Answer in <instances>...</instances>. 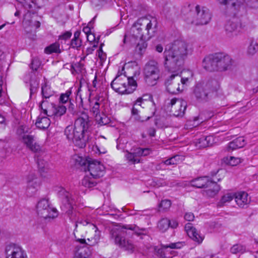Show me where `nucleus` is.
<instances>
[{"mask_svg":"<svg viewBox=\"0 0 258 258\" xmlns=\"http://www.w3.org/2000/svg\"><path fill=\"white\" fill-rule=\"evenodd\" d=\"M185 101L174 98L170 100L168 107H170V112L175 116H182L186 108Z\"/></svg>","mask_w":258,"mask_h":258,"instance_id":"dca6fc26","label":"nucleus"},{"mask_svg":"<svg viewBox=\"0 0 258 258\" xmlns=\"http://www.w3.org/2000/svg\"><path fill=\"white\" fill-rule=\"evenodd\" d=\"M211 181L209 177L203 176L192 180L190 181V183L192 186L201 188L206 187Z\"/></svg>","mask_w":258,"mask_h":258,"instance_id":"bb28decb","label":"nucleus"},{"mask_svg":"<svg viewBox=\"0 0 258 258\" xmlns=\"http://www.w3.org/2000/svg\"><path fill=\"white\" fill-rule=\"evenodd\" d=\"M125 157L129 162H131L133 164L139 163L140 162V160L138 158L136 157V155L134 152H127Z\"/></svg>","mask_w":258,"mask_h":258,"instance_id":"49530a36","label":"nucleus"},{"mask_svg":"<svg viewBox=\"0 0 258 258\" xmlns=\"http://www.w3.org/2000/svg\"><path fill=\"white\" fill-rule=\"evenodd\" d=\"M26 194L28 196L32 197L35 194L40 186V181L35 174H30L27 178Z\"/></svg>","mask_w":258,"mask_h":258,"instance_id":"a211bd4d","label":"nucleus"},{"mask_svg":"<svg viewBox=\"0 0 258 258\" xmlns=\"http://www.w3.org/2000/svg\"><path fill=\"white\" fill-rule=\"evenodd\" d=\"M242 28L239 20L236 18H233L228 21L225 24V30L227 33L239 31Z\"/></svg>","mask_w":258,"mask_h":258,"instance_id":"393cba45","label":"nucleus"},{"mask_svg":"<svg viewBox=\"0 0 258 258\" xmlns=\"http://www.w3.org/2000/svg\"><path fill=\"white\" fill-rule=\"evenodd\" d=\"M79 224L87 226L86 234L87 235L88 242H87L85 239L84 238H78L76 239V241L79 242L81 245V246H80L81 247L82 246H88L90 247V246H94L98 244L100 239L101 232L98 230L97 226L92 223L88 219L85 220L78 219L76 222L75 229Z\"/></svg>","mask_w":258,"mask_h":258,"instance_id":"423d86ee","label":"nucleus"},{"mask_svg":"<svg viewBox=\"0 0 258 258\" xmlns=\"http://www.w3.org/2000/svg\"><path fill=\"white\" fill-rule=\"evenodd\" d=\"M188 44L177 39L167 44L163 53V65L168 71L182 70L184 60L188 54Z\"/></svg>","mask_w":258,"mask_h":258,"instance_id":"f257e3e1","label":"nucleus"},{"mask_svg":"<svg viewBox=\"0 0 258 258\" xmlns=\"http://www.w3.org/2000/svg\"><path fill=\"white\" fill-rule=\"evenodd\" d=\"M143 74L144 79L149 85H155L160 76L159 64L155 60H150L145 65Z\"/></svg>","mask_w":258,"mask_h":258,"instance_id":"1a4fd4ad","label":"nucleus"},{"mask_svg":"<svg viewBox=\"0 0 258 258\" xmlns=\"http://www.w3.org/2000/svg\"><path fill=\"white\" fill-rule=\"evenodd\" d=\"M55 190L57 191L59 198L62 200L64 204H67V208L68 210H67L66 212L70 215L72 213V210L74 208V206L75 205V198L73 197L71 194L62 187H57L56 188Z\"/></svg>","mask_w":258,"mask_h":258,"instance_id":"2eb2a0df","label":"nucleus"},{"mask_svg":"<svg viewBox=\"0 0 258 258\" xmlns=\"http://www.w3.org/2000/svg\"><path fill=\"white\" fill-rule=\"evenodd\" d=\"M38 167L41 174L48 172L49 168L48 163L43 159H39L37 161Z\"/></svg>","mask_w":258,"mask_h":258,"instance_id":"c9c22d12","label":"nucleus"},{"mask_svg":"<svg viewBox=\"0 0 258 258\" xmlns=\"http://www.w3.org/2000/svg\"><path fill=\"white\" fill-rule=\"evenodd\" d=\"M127 230H131L137 235H140L145 234L146 229L145 228L140 229L135 225L115 227L111 229L110 231L111 238L114 240V243L125 250L133 252L135 248L134 244L125 238V236L127 234Z\"/></svg>","mask_w":258,"mask_h":258,"instance_id":"20e7f679","label":"nucleus"},{"mask_svg":"<svg viewBox=\"0 0 258 258\" xmlns=\"http://www.w3.org/2000/svg\"><path fill=\"white\" fill-rule=\"evenodd\" d=\"M157 26V21L155 18L151 16L141 18L132 26L130 34L124 35L123 42L125 44L128 40L131 44H135L139 40L144 39L141 27L145 28L147 34L151 37L154 35Z\"/></svg>","mask_w":258,"mask_h":258,"instance_id":"7ed1b4c3","label":"nucleus"},{"mask_svg":"<svg viewBox=\"0 0 258 258\" xmlns=\"http://www.w3.org/2000/svg\"><path fill=\"white\" fill-rule=\"evenodd\" d=\"M168 72L172 73V75L167 79L165 82L168 92L171 94H177L183 91V87L182 86H180L179 76L181 73L182 70H180L179 72Z\"/></svg>","mask_w":258,"mask_h":258,"instance_id":"f8f14e48","label":"nucleus"},{"mask_svg":"<svg viewBox=\"0 0 258 258\" xmlns=\"http://www.w3.org/2000/svg\"><path fill=\"white\" fill-rule=\"evenodd\" d=\"M38 215L44 219L54 218L57 216L56 209L50 206L48 200L43 199L40 200L36 206Z\"/></svg>","mask_w":258,"mask_h":258,"instance_id":"9b49d317","label":"nucleus"},{"mask_svg":"<svg viewBox=\"0 0 258 258\" xmlns=\"http://www.w3.org/2000/svg\"><path fill=\"white\" fill-rule=\"evenodd\" d=\"M245 251V247L240 244L233 245L230 248V252L233 254L242 253Z\"/></svg>","mask_w":258,"mask_h":258,"instance_id":"ea45409f","label":"nucleus"},{"mask_svg":"<svg viewBox=\"0 0 258 258\" xmlns=\"http://www.w3.org/2000/svg\"><path fill=\"white\" fill-rule=\"evenodd\" d=\"M72 33L69 31H67L62 35L59 36V39L67 40L71 37Z\"/></svg>","mask_w":258,"mask_h":258,"instance_id":"4d7b16f0","label":"nucleus"},{"mask_svg":"<svg viewBox=\"0 0 258 258\" xmlns=\"http://www.w3.org/2000/svg\"><path fill=\"white\" fill-rule=\"evenodd\" d=\"M149 135L151 137H154L155 135V130L154 128H151L149 131Z\"/></svg>","mask_w":258,"mask_h":258,"instance_id":"774afa93","label":"nucleus"},{"mask_svg":"<svg viewBox=\"0 0 258 258\" xmlns=\"http://www.w3.org/2000/svg\"><path fill=\"white\" fill-rule=\"evenodd\" d=\"M91 250L88 246H82L76 251L74 258H91Z\"/></svg>","mask_w":258,"mask_h":258,"instance_id":"c85d7f7f","label":"nucleus"},{"mask_svg":"<svg viewBox=\"0 0 258 258\" xmlns=\"http://www.w3.org/2000/svg\"><path fill=\"white\" fill-rule=\"evenodd\" d=\"M82 41L80 39H73L71 41V46L73 48L79 49L81 46Z\"/></svg>","mask_w":258,"mask_h":258,"instance_id":"3c124183","label":"nucleus"},{"mask_svg":"<svg viewBox=\"0 0 258 258\" xmlns=\"http://www.w3.org/2000/svg\"><path fill=\"white\" fill-rule=\"evenodd\" d=\"M171 206V202L169 200H162L159 205V211L166 212L169 210Z\"/></svg>","mask_w":258,"mask_h":258,"instance_id":"4c0bfd02","label":"nucleus"},{"mask_svg":"<svg viewBox=\"0 0 258 258\" xmlns=\"http://www.w3.org/2000/svg\"><path fill=\"white\" fill-rule=\"evenodd\" d=\"M44 52L46 54H51L53 53H60L61 51L60 49V45L58 42H55L45 47Z\"/></svg>","mask_w":258,"mask_h":258,"instance_id":"72a5a7b5","label":"nucleus"},{"mask_svg":"<svg viewBox=\"0 0 258 258\" xmlns=\"http://www.w3.org/2000/svg\"><path fill=\"white\" fill-rule=\"evenodd\" d=\"M48 104L47 101L43 100L39 105V107L43 111V113L48 116H54V117H59L63 115L67 110L66 106L62 105H54L52 103L50 104V108L48 109L47 108H44L43 106Z\"/></svg>","mask_w":258,"mask_h":258,"instance_id":"4468645a","label":"nucleus"},{"mask_svg":"<svg viewBox=\"0 0 258 258\" xmlns=\"http://www.w3.org/2000/svg\"><path fill=\"white\" fill-rule=\"evenodd\" d=\"M41 62L37 58H34L32 59L30 67L33 71H37L38 68L40 66Z\"/></svg>","mask_w":258,"mask_h":258,"instance_id":"09e8293b","label":"nucleus"},{"mask_svg":"<svg viewBox=\"0 0 258 258\" xmlns=\"http://www.w3.org/2000/svg\"><path fill=\"white\" fill-rule=\"evenodd\" d=\"M170 226L169 219L163 218L158 223V227L160 230L165 232Z\"/></svg>","mask_w":258,"mask_h":258,"instance_id":"58836bf2","label":"nucleus"},{"mask_svg":"<svg viewBox=\"0 0 258 258\" xmlns=\"http://www.w3.org/2000/svg\"><path fill=\"white\" fill-rule=\"evenodd\" d=\"M183 160V156L179 155H176L164 161L163 163L166 165H177L181 163Z\"/></svg>","mask_w":258,"mask_h":258,"instance_id":"473e14b6","label":"nucleus"},{"mask_svg":"<svg viewBox=\"0 0 258 258\" xmlns=\"http://www.w3.org/2000/svg\"><path fill=\"white\" fill-rule=\"evenodd\" d=\"M111 88L121 94L133 93L137 87V83L133 77L127 78L125 75H117L111 83Z\"/></svg>","mask_w":258,"mask_h":258,"instance_id":"6e6552de","label":"nucleus"},{"mask_svg":"<svg viewBox=\"0 0 258 258\" xmlns=\"http://www.w3.org/2000/svg\"><path fill=\"white\" fill-rule=\"evenodd\" d=\"M135 45H136V50L138 51L140 53H141L143 50L145 49L147 45L144 39L139 40Z\"/></svg>","mask_w":258,"mask_h":258,"instance_id":"37998d69","label":"nucleus"},{"mask_svg":"<svg viewBox=\"0 0 258 258\" xmlns=\"http://www.w3.org/2000/svg\"><path fill=\"white\" fill-rule=\"evenodd\" d=\"M102 44L101 45L98 50V56L101 60H104L106 59V56L105 53L102 51Z\"/></svg>","mask_w":258,"mask_h":258,"instance_id":"5fc2aeb1","label":"nucleus"},{"mask_svg":"<svg viewBox=\"0 0 258 258\" xmlns=\"http://www.w3.org/2000/svg\"><path fill=\"white\" fill-rule=\"evenodd\" d=\"M41 93L42 96L45 98H48L53 94V92L51 91L50 87L46 83L42 85Z\"/></svg>","mask_w":258,"mask_h":258,"instance_id":"e433bc0d","label":"nucleus"},{"mask_svg":"<svg viewBox=\"0 0 258 258\" xmlns=\"http://www.w3.org/2000/svg\"><path fill=\"white\" fill-rule=\"evenodd\" d=\"M218 82L215 80L197 83L192 89V95L200 102L208 101L211 94L217 89Z\"/></svg>","mask_w":258,"mask_h":258,"instance_id":"0eeeda50","label":"nucleus"},{"mask_svg":"<svg viewBox=\"0 0 258 258\" xmlns=\"http://www.w3.org/2000/svg\"><path fill=\"white\" fill-rule=\"evenodd\" d=\"M170 226L172 228H176L178 226V222L175 219L169 220Z\"/></svg>","mask_w":258,"mask_h":258,"instance_id":"13d9d810","label":"nucleus"},{"mask_svg":"<svg viewBox=\"0 0 258 258\" xmlns=\"http://www.w3.org/2000/svg\"><path fill=\"white\" fill-rule=\"evenodd\" d=\"M211 19L209 10L206 8L197 5L195 8V13L187 18V22L195 25L207 24Z\"/></svg>","mask_w":258,"mask_h":258,"instance_id":"9d476101","label":"nucleus"},{"mask_svg":"<svg viewBox=\"0 0 258 258\" xmlns=\"http://www.w3.org/2000/svg\"><path fill=\"white\" fill-rule=\"evenodd\" d=\"M206 142L208 144V146H212L214 143V138L213 136H208L204 137Z\"/></svg>","mask_w":258,"mask_h":258,"instance_id":"bf43d9fd","label":"nucleus"},{"mask_svg":"<svg viewBox=\"0 0 258 258\" xmlns=\"http://www.w3.org/2000/svg\"><path fill=\"white\" fill-rule=\"evenodd\" d=\"M258 50V44L256 42L252 41L248 48V52L250 54H254Z\"/></svg>","mask_w":258,"mask_h":258,"instance_id":"de8ad7c7","label":"nucleus"},{"mask_svg":"<svg viewBox=\"0 0 258 258\" xmlns=\"http://www.w3.org/2000/svg\"><path fill=\"white\" fill-rule=\"evenodd\" d=\"M179 80L180 83H181V84H180V86H182L184 88V86L186 85L187 83L188 82L189 79L188 77L185 78H181L179 76Z\"/></svg>","mask_w":258,"mask_h":258,"instance_id":"052dcab7","label":"nucleus"},{"mask_svg":"<svg viewBox=\"0 0 258 258\" xmlns=\"http://www.w3.org/2000/svg\"><path fill=\"white\" fill-rule=\"evenodd\" d=\"M226 159L227 163L231 166H236L241 162V159L240 158L233 156L227 157Z\"/></svg>","mask_w":258,"mask_h":258,"instance_id":"c03bdc74","label":"nucleus"},{"mask_svg":"<svg viewBox=\"0 0 258 258\" xmlns=\"http://www.w3.org/2000/svg\"><path fill=\"white\" fill-rule=\"evenodd\" d=\"M155 50L158 52L161 53L162 52L163 50V46L161 44H158L156 46Z\"/></svg>","mask_w":258,"mask_h":258,"instance_id":"0e129e2a","label":"nucleus"},{"mask_svg":"<svg viewBox=\"0 0 258 258\" xmlns=\"http://www.w3.org/2000/svg\"><path fill=\"white\" fill-rule=\"evenodd\" d=\"M87 40L89 41L92 42L95 40V37L93 34L90 33L89 34L87 35Z\"/></svg>","mask_w":258,"mask_h":258,"instance_id":"e2e57ef3","label":"nucleus"},{"mask_svg":"<svg viewBox=\"0 0 258 258\" xmlns=\"http://www.w3.org/2000/svg\"><path fill=\"white\" fill-rule=\"evenodd\" d=\"M231 57L223 52L216 53L205 57L203 66L207 71H225L230 69L232 65Z\"/></svg>","mask_w":258,"mask_h":258,"instance_id":"39448f33","label":"nucleus"},{"mask_svg":"<svg viewBox=\"0 0 258 258\" xmlns=\"http://www.w3.org/2000/svg\"><path fill=\"white\" fill-rule=\"evenodd\" d=\"M71 94V91H67L64 94H62L59 98L60 102L62 103H66L69 99Z\"/></svg>","mask_w":258,"mask_h":258,"instance_id":"603ef678","label":"nucleus"},{"mask_svg":"<svg viewBox=\"0 0 258 258\" xmlns=\"http://www.w3.org/2000/svg\"><path fill=\"white\" fill-rule=\"evenodd\" d=\"M87 164V170L90 176L94 178H99L103 176L105 173V167L99 161L92 160L83 162L82 165L86 166Z\"/></svg>","mask_w":258,"mask_h":258,"instance_id":"ddd939ff","label":"nucleus"},{"mask_svg":"<svg viewBox=\"0 0 258 258\" xmlns=\"http://www.w3.org/2000/svg\"><path fill=\"white\" fill-rule=\"evenodd\" d=\"M6 258H28L26 253L19 246L11 244L5 249Z\"/></svg>","mask_w":258,"mask_h":258,"instance_id":"f3484780","label":"nucleus"},{"mask_svg":"<svg viewBox=\"0 0 258 258\" xmlns=\"http://www.w3.org/2000/svg\"><path fill=\"white\" fill-rule=\"evenodd\" d=\"M89 175H86L82 180V184L85 187L90 188L94 187L97 184L96 179Z\"/></svg>","mask_w":258,"mask_h":258,"instance_id":"2f4dec72","label":"nucleus"},{"mask_svg":"<svg viewBox=\"0 0 258 258\" xmlns=\"http://www.w3.org/2000/svg\"><path fill=\"white\" fill-rule=\"evenodd\" d=\"M100 103L97 101L92 105L90 111L93 114L95 117L100 114Z\"/></svg>","mask_w":258,"mask_h":258,"instance_id":"a18cd8bd","label":"nucleus"},{"mask_svg":"<svg viewBox=\"0 0 258 258\" xmlns=\"http://www.w3.org/2000/svg\"><path fill=\"white\" fill-rule=\"evenodd\" d=\"M141 106H136L134 104V106L132 109V114L134 116V118L136 120L143 121L144 119H142L141 117L138 115V113L140 111V109H141Z\"/></svg>","mask_w":258,"mask_h":258,"instance_id":"a19ab883","label":"nucleus"},{"mask_svg":"<svg viewBox=\"0 0 258 258\" xmlns=\"http://www.w3.org/2000/svg\"><path fill=\"white\" fill-rule=\"evenodd\" d=\"M25 83H30V96L35 94L39 87V81L34 74H28L24 77Z\"/></svg>","mask_w":258,"mask_h":258,"instance_id":"4be33fe9","label":"nucleus"},{"mask_svg":"<svg viewBox=\"0 0 258 258\" xmlns=\"http://www.w3.org/2000/svg\"><path fill=\"white\" fill-rule=\"evenodd\" d=\"M222 5H226L232 13L235 14L241 9H243L244 4H247L250 0H218Z\"/></svg>","mask_w":258,"mask_h":258,"instance_id":"6ab92c4d","label":"nucleus"},{"mask_svg":"<svg viewBox=\"0 0 258 258\" xmlns=\"http://www.w3.org/2000/svg\"><path fill=\"white\" fill-rule=\"evenodd\" d=\"M143 148H138L134 150V154L136 155L137 158L139 156H142Z\"/></svg>","mask_w":258,"mask_h":258,"instance_id":"680f3d73","label":"nucleus"},{"mask_svg":"<svg viewBox=\"0 0 258 258\" xmlns=\"http://www.w3.org/2000/svg\"><path fill=\"white\" fill-rule=\"evenodd\" d=\"M205 188L207 189L204 190L203 195L209 197H214L220 189L219 185L212 180Z\"/></svg>","mask_w":258,"mask_h":258,"instance_id":"a878e982","label":"nucleus"},{"mask_svg":"<svg viewBox=\"0 0 258 258\" xmlns=\"http://www.w3.org/2000/svg\"><path fill=\"white\" fill-rule=\"evenodd\" d=\"M245 140L242 137H239L230 142L227 147V150H234L243 147L245 145Z\"/></svg>","mask_w":258,"mask_h":258,"instance_id":"cd10ccee","label":"nucleus"},{"mask_svg":"<svg viewBox=\"0 0 258 258\" xmlns=\"http://www.w3.org/2000/svg\"><path fill=\"white\" fill-rule=\"evenodd\" d=\"M184 219L188 221H192L194 220L195 216L191 212L186 213L184 216Z\"/></svg>","mask_w":258,"mask_h":258,"instance_id":"6e6d98bb","label":"nucleus"},{"mask_svg":"<svg viewBox=\"0 0 258 258\" xmlns=\"http://www.w3.org/2000/svg\"><path fill=\"white\" fill-rule=\"evenodd\" d=\"M96 121L101 125H105L109 123V119L105 114H99L95 117Z\"/></svg>","mask_w":258,"mask_h":258,"instance_id":"79ce46f5","label":"nucleus"},{"mask_svg":"<svg viewBox=\"0 0 258 258\" xmlns=\"http://www.w3.org/2000/svg\"><path fill=\"white\" fill-rule=\"evenodd\" d=\"M31 15L32 14L30 12L28 11L26 14H25L24 16V20H23V24L25 27H28V26H34L36 27V28H38L40 26V23L38 21H35L34 22H33L32 20H31Z\"/></svg>","mask_w":258,"mask_h":258,"instance_id":"7c9ffc66","label":"nucleus"},{"mask_svg":"<svg viewBox=\"0 0 258 258\" xmlns=\"http://www.w3.org/2000/svg\"><path fill=\"white\" fill-rule=\"evenodd\" d=\"M234 199L237 205L241 208H244L249 204L250 201L248 195L244 191L234 194Z\"/></svg>","mask_w":258,"mask_h":258,"instance_id":"b1692460","label":"nucleus"},{"mask_svg":"<svg viewBox=\"0 0 258 258\" xmlns=\"http://www.w3.org/2000/svg\"><path fill=\"white\" fill-rule=\"evenodd\" d=\"M188 235L194 241L201 243L204 237L200 235L197 229L192 226V224L188 223L185 224L184 227Z\"/></svg>","mask_w":258,"mask_h":258,"instance_id":"5701e85b","label":"nucleus"},{"mask_svg":"<svg viewBox=\"0 0 258 258\" xmlns=\"http://www.w3.org/2000/svg\"><path fill=\"white\" fill-rule=\"evenodd\" d=\"M198 146L199 148H206L208 146V144L206 142L204 137H202L199 139L198 142L197 143Z\"/></svg>","mask_w":258,"mask_h":258,"instance_id":"864d4df0","label":"nucleus"},{"mask_svg":"<svg viewBox=\"0 0 258 258\" xmlns=\"http://www.w3.org/2000/svg\"><path fill=\"white\" fill-rule=\"evenodd\" d=\"M22 143L26 147L33 152H38L41 150L40 146L35 142L34 137L30 135L24 134L21 139Z\"/></svg>","mask_w":258,"mask_h":258,"instance_id":"aec40b11","label":"nucleus"},{"mask_svg":"<svg viewBox=\"0 0 258 258\" xmlns=\"http://www.w3.org/2000/svg\"><path fill=\"white\" fill-rule=\"evenodd\" d=\"M90 120L88 114L82 112L75 120L74 126L68 125L64 130V133L67 139L80 148L86 147L89 140L88 130Z\"/></svg>","mask_w":258,"mask_h":258,"instance_id":"f03ea898","label":"nucleus"},{"mask_svg":"<svg viewBox=\"0 0 258 258\" xmlns=\"http://www.w3.org/2000/svg\"><path fill=\"white\" fill-rule=\"evenodd\" d=\"M183 244L181 242L171 243L169 244H163L161 245V248L158 249L157 251V254L158 256L161 258H170L166 256V252H168L167 249L170 248L171 249H178L181 248Z\"/></svg>","mask_w":258,"mask_h":258,"instance_id":"412c9836","label":"nucleus"},{"mask_svg":"<svg viewBox=\"0 0 258 258\" xmlns=\"http://www.w3.org/2000/svg\"><path fill=\"white\" fill-rule=\"evenodd\" d=\"M142 156H145L150 154V150L148 148L143 149Z\"/></svg>","mask_w":258,"mask_h":258,"instance_id":"338daca9","label":"nucleus"},{"mask_svg":"<svg viewBox=\"0 0 258 258\" xmlns=\"http://www.w3.org/2000/svg\"><path fill=\"white\" fill-rule=\"evenodd\" d=\"M35 124L38 128L45 130L49 126L50 120L47 117L40 115L36 120Z\"/></svg>","mask_w":258,"mask_h":258,"instance_id":"c756f323","label":"nucleus"},{"mask_svg":"<svg viewBox=\"0 0 258 258\" xmlns=\"http://www.w3.org/2000/svg\"><path fill=\"white\" fill-rule=\"evenodd\" d=\"M151 96L148 95H144L141 97L138 98L135 103V105L141 106L142 104L143 103L144 101H146L148 99H150Z\"/></svg>","mask_w":258,"mask_h":258,"instance_id":"8fccbe9b","label":"nucleus"},{"mask_svg":"<svg viewBox=\"0 0 258 258\" xmlns=\"http://www.w3.org/2000/svg\"><path fill=\"white\" fill-rule=\"evenodd\" d=\"M234 198V194L227 193L224 195L218 203V206L222 207L230 202Z\"/></svg>","mask_w":258,"mask_h":258,"instance_id":"f704fd0d","label":"nucleus"},{"mask_svg":"<svg viewBox=\"0 0 258 258\" xmlns=\"http://www.w3.org/2000/svg\"><path fill=\"white\" fill-rule=\"evenodd\" d=\"M75 105L70 103V106L69 107V111H70L72 114H74L75 113V111L74 110Z\"/></svg>","mask_w":258,"mask_h":258,"instance_id":"69168bd1","label":"nucleus"}]
</instances>
